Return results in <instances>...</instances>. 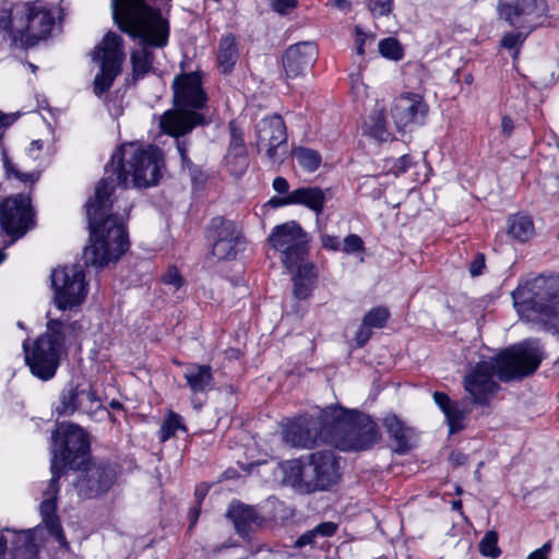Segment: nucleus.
<instances>
[{
	"instance_id": "1",
	"label": "nucleus",
	"mask_w": 559,
	"mask_h": 559,
	"mask_svg": "<svg viewBox=\"0 0 559 559\" xmlns=\"http://www.w3.org/2000/svg\"><path fill=\"white\" fill-rule=\"evenodd\" d=\"M162 166V152L153 145L126 143L112 153L94 197L85 204L90 229V245L83 253L86 265L104 267L118 261L129 249L124 222L132 203L116 195V189H124L129 182L138 188L155 186Z\"/></svg>"
},
{
	"instance_id": "2",
	"label": "nucleus",
	"mask_w": 559,
	"mask_h": 559,
	"mask_svg": "<svg viewBox=\"0 0 559 559\" xmlns=\"http://www.w3.org/2000/svg\"><path fill=\"white\" fill-rule=\"evenodd\" d=\"M544 359L542 346L536 340H527L502 350L492 360H483L464 377V389L472 403L486 405L499 388L493 376L508 382L533 374Z\"/></svg>"
},
{
	"instance_id": "3",
	"label": "nucleus",
	"mask_w": 559,
	"mask_h": 559,
	"mask_svg": "<svg viewBox=\"0 0 559 559\" xmlns=\"http://www.w3.org/2000/svg\"><path fill=\"white\" fill-rule=\"evenodd\" d=\"M173 90L174 104L177 109L164 112L159 119V127L164 133L176 138V147L181 164L191 170L192 162L187 155L188 142L179 138L191 132L194 127L204 123L203 115L197 110L205 107L207 96L198 72L177 75L173 82Z\"/></svg>"
},
{
	"instance_id": "4",
	"label": "nucleus",
	"mask_w": 559,
	"mask_h": 559,
	"mask_svg": "<svg viewBox=\"0 0 559 559\" xmlns=\"http://www.w3.org/2000/svg\"><path fill=\"white\" fill-rule=\"evenodd\" d=\"M512 299L523 321L559 334V276L526 280L512 292Z\"/></svg>"
},
{
	"instance_id": "5",
	"label": "nucleus",
	"mask_w": 559,
	"mask_h": 559,
	"mask_svg": "<svg viewBox=\"0 0 559 559\" xmlns=\"http://www.w3.org/2000/svg\"><path fill=\"white\" fill-rule=\"evenodd\" d=\"M330 418V444L341 451H364L380 440L376 423L369 415L338 405L325 407Z\"/></svg>"
},
{
	"instance_id": "6",
	"label": "nucleus",
	"mask_w": 559,
	"mask_h": 559,
	"mask_svg": "<svg viewBox=\"0 0 559 559\" xmlns=\"http://www.w3.org/2000/svg\"><path fill=\"white\" fill-rule=\"evenodd\" d=\"M285 480L304 493L324 491L341 478L338 457L331 450L313 452L306 457L288 461L284 467Z\"/></svg>"
},
{
	"instance_id": "7",
	"label": "nucleus",
	"mask_w": 559,
	"mask_h": 559,
	"mask_svg": "<svg viewBox=\"0 0 559 559\" xmlns=\"http://www.w3.org/2000/svg\"><path fill=\"white\" fill-rule=\"evenodd\" d=\"M80 328L81 325L76 321L70 323L50 319L45 333L38 336L32 346H28L26 342L23 343L25 362L34 377L43 381L55 377L64 353L67 336Z\"/></svg>"
},
{
	"instance_id": "8",
	"label": "nucleus",
	"mask_w": 559,
	"mask_h": 559,
	"mask_svg": "<svg viewBox=\"0 0 559 559\" xmlns=\"http://www.w3.org/2000/svg\"><path fill=\"white\" fill-rule=\"evenodd\" d=\"M51 465H56L57 475L61 476L63 469L80 471L90 461V441L86 432L72 423H60L51 436Z\"/></svg>"
},
{
	"instance_id": "9",
	"label": "nucleus",
	"mask_w": 559,
	"mask_h": 559,
	"mask_svg": "<svg viewBox=\"0 0 559 559\" xmlns=\"http://www.w3.org/2000/svg\"><path fill=\"white\" fill-rule=\"evenodd\" d=\"M92 57L100 62V72L94 79V93L97 97H100L108 92L121 71V64L126 57L122 37L109 32L102 43L95 47Z\"/></svg>"
},
{
	"instance_id": "10",
	"label": "nucleus",
	"mask_w": 559,
	"mask_h": 559,
	"mask_svg": "<svg viewBox=\"0 0 559 559\" xmlns=\"http://www.w3.org/2000/svg\"><path fill=\"white\" fill-rule=\"evenodd\" d=\"M266 241L274 251L281 253V261L289 271L304 262L308 251L307 234L294 221L275 226Z\"/></svg>"
},
{
	"instance_id": "11",
	"label": "nucleus",
	"mask_w": 559,
	"mask_h": 559,
	"mask_svg": "<svg viewBox=\"0 0 559 559\" xmlns=\"http://www.w3.org/2000/svg\"><path fill=\"white\" fill-rule=\"evenodd\" d=\"M53 301L59 310L80 306L87 295V284L81 265L60 266L51 273Z\"/></svg>"
},
{
	"instance_id": "12",
	"label": "nucleus",
	"mask_w": 559,
	"mask_h": 559,
	"mask_svg": "<svg viewBox=\"0 0 559 559\" xmlns=\"http://www.w3.org/2000/svg\"><path fill=\"white\" fill-rule=\"evenodd\" d=\"M497 11L509 25L526 34L545 25L549 16L547 0H499Z\"/></svg>"
},
{
	"instance_id": "13",
	"label": "nucleus",
	"mask_w": 559,
	"mask_h": 559,
	"mask_svg": "<svg viewBox=\"0 0 559 559\" xmlns=\"http://www.w3.org/2000/svg\"><path fill=\"white\" fill-rule=\"evenodd\" d=\"M330 418L325 417V408L318 418L298 417L283 429V440L294 448L310 449L320 443L330 444Z\"/></svg>"
},
{
	"instance_id": "14",
	"label": "nucleus",
	"mask_w": 559,
	"mask_h": 559,
	"mask_svg": "<svg viewBox=\"0 0 559 559\" xmlns=\"http://www.w3.org/2000/svg\"><path fill=\"white\" fill-rule=\"evenodd\" d=\"M257 147L264 151L271 164L283 163L287 154V132L283 118L273 115L261 119L255 127Z\"/></svg>"
},
{
	"instance_id": "15",
	"label": "nucleus",
	"mask_w": 559,
	"mask_h": 559,
	"mask_svg": "<svg viewBox=\"0 0 559 559\" xmlns=\"http://www.w3.org/2000/svg\"><path fill=\"white\" fill-rule=\"evenodd\" d=\"M33 223L29 198L15 194L0 202V226L12 237L11 243L23 237L33 227Z\"/></svg>"
},
{
	"instance_id": "16",
	"label": "nucleus",
	"mask_w": 559,
	"mask_h": 559,
	"mask_svg": "<svg viewBox=\"0 0 559 559\" xmlns=\"http://www.w3.org/2000/svg\"><path fill=\"white\" fill-rule=\"evenodd\" d=\"M209 237L213 240L211 253L217 260L235 259L243 242L236 224L221 216L212 218Z\"/></svg>"
},
{
	"instance_id": "17",
	"label": "nucleus",
	"mask_w": 559,
	"mask_h": 559,
	"mask_svg": "<svg viewBox=\"0 0 559 559\" xmlns=\"http://www.w3.org/2000/svg\"><path fill=\"white\" fill-rule=\"evenodd\" d=\"M73 483L80 497L92 499L107 492L116 478V471L110 464H86Z\"/></svg>"
},
{
	"instance_id": "18",
	"label": "nucleus",
	"mask_w": 559,
	"mask_h": 559,
	"mask_svg": "<svg viewBox=\"0 0 559 559\" xmlns=\"http://www.w3.org/2000/svg\"><path fill=\"white\" fill-rule=\"evenodd\" d=\"M427 114L428 105L424 97L415 93L400 95L391 107V117L400 130L412 124H421Z\"/></svg>"
},
{
	"instance_id": "19",
	"label": "nucleus",
	"mask_w": 559,
	"mask_h": 559,
	"mask_svg": "<svg viewBox=\"0 0 559 559\" xmlns=\"http://www.w3.org/2000/svg\"><path fill=\"white\" fill-rule=\"evenodd\" d=\"M31 3H15L0 11V31L15 45L28 46Z\"/></svg>"
},
{
	"instance_id": "20",
	"label": "nucleus",
	"mask_w": 559,
	"mask_h": 559,
	"mask_svg": "<svg viewBox=\"0 0 559 559\" xmlns=\"http://www.w3.org/2000/svg\"><path fill=\"white\" fill-rule=\"evenodd\" d=\"M56 465L53 464L51 478L49 480V484L47 486V489L44 492V500L40 503L39 510L40 514L43 516V522L46 524L49 533L60 543V545L66 546V536L62 532V528L57 521L56 518V500L59 492V478L60 476L57 475Z\"/></svg>"
},
{
	"instance_id": "21",
	"label": "nucleus",
	"mask_w": 559,
	"mask_h": 559,
	"mask_svg": "<svg viewBox=\"0 0 559 559\" xmlns=\"http://www.w3.org/2000/svg\"><path fill=\"white\" fill-rule=\"evenodd\" d=\"M318 51L313 43L304 41L290 46L283 56V67L288 79L297 78L311 67Z\"/></svg>"
},
{
	"instance_id": "22",
	"label": "nucleus",
	"mask_w": 559,
	"mask_h": 559,
	"mask_svg": "<svg viewBox=\"0 0 559 559\" xmlns=\"http://www.w3.org/2000/svg\"><path fill=\"white\" fill-rule=\"evenodd\" d=\"M55 17L50 10L37 3H31L28 22V46H34L38 40L45 39L52 29Z\"/></svg>"
},
{
	"instance_id": "23",
	"label": "nucleus",
	"mask_w": 559,
	"mask_h": 559,
	"mask_svg": "<svg viewBox=\"0 0 559 559\" xmlns=\"http://www.w3.org/2000/svg\"><path fill=\"white\" fill-rule=\"evenodd\" d=\"M227 516L234 523L236 532L241 536L248 535L249 532L259 527L263 522L253 507L239 502L229 507Z\"/></svg>"
},
{
	"instance_id": "24",
	"label": "nucleus",
	"mask_w": 559,
	"mask_h": 559,
	"mask_svg": "<svg viewBox=\"0 0 559 559\" xmlns=\"http://www.w3.org/2000/svg\"><path fill=\"white\" fill-rule=\"evenodd\" d=\"M326 192L330 190L324 191L318 187L298 188L285 197L282 204H301L320 215L326 201Z\"/></svg>"
},
{
	"instance_id": "25",
	"label": "nucleus",
	"mask_w": 559,
	"mask_h": 559,
	"mask_svg": "<svg viewBox=\"0 0 559 559\" xmlns=\"http://www.w3.org/2000/svg\"><path fill=\"white\" fill-rule=\"evenodd\" d=\"M183 378L194 394L204 393L214 388V376L210 365L190 364L185 369Z\"/></svg>"
},
{
	"instance_id": "26",
	"label": "nucleus",
	"mask_w": 559,
	"mask_h": 559,
	"mask_svg": "<svg viewBox=\"0 0 559 559\" xmlns=\"http://www.w3.org/2000/svg\"><path fill=\"white\" fill-rule=\"evenodd\" d=\"M386 432L395 442V451L400 454L406 453L413 447L414 430L405 424L396 415H388L383 419Z\"/></svg>"
},
{
	"instance_id": "27",
	"label": "nucleus",
	"mask_w": 559,
	"mask_h": 559,
	"mask_svg": "<svg viewBox=\"0 0 559 559\" xmlns=\"http://www.w3.org/2000/svg\"><path fill=\"white\" fill-rule=\"evenodd\" d=\"M95 401L96 397L93 391L69 388L62 391L56 412L61 416H70L81 409L85 402L93 403Z\"/></svg>"
},
{
	"instance_id": "28",
	"label": "nucleus",
	"mask_w": 559,
	"mask_h": 559,
	"mask_svg": "<svg viewBox=\"0 0 559 559\" xmlns=\"http://www.w3.org/2000/svg\"><path fill=\"white\" fill-rule=\"evenodd\" d=\"M295 267H297V273L293 278V293L297 299L304 300L311 295L318 275L312 263L300 262Z\"/></svg>"
},
{
	"instance_id": "29",
	"label": "nucleus",
	"mask_w": 559,
	"mask_h": 559,
	"mask_svg": "<svg viewBox=\"0 0 559 559\" xmlns=\"http://www.w3.org/2000/svg\"><path fill=\"white\" fill-rule=\"evenodd\" d=\"M229 131L230 141L228 152L226 154V160L227 163H230L231 159H235L236 164L239 166V170L242 171V169L248 166L243 132L235 121L229 122Z\"/></svg>"
},
{
	"instance_id": "30",
	"label": "nucleus",
	"mask_w": 559,
	"mask_h": 559,
	"mask_svg": "<svg viewBox=\"0 0 559 559\" xmlns=\"http://www.w3.org/2000/svg\"><path fill=\"white\" fill-rule=\"evenodd\" d=\"M239 57L236 38L233 35H226L218 44L217 62L223 73H228L235 67Z\"/></svg>"
},
{
	"instance_id": "31",
	"label": "nucleus",
	"mask_w": 559,
	"mask_h": 559,
	"mask_svg": "<svg viewBox=\"0 0 559 559\" xmlns=\"http://www.w3.org/2000/svg\"><path fill=\"white\" fill-rule=\"evenodd\" d=\"M508 233L521 242L527 241L534 235V224L530 216L516 214L508 219Z\"/></svg>"
},
{
	"instance_id": "32",
	"label": "nucleus",
	"mask_w": 559,
	"mask_h": 559,
	"mask_svg": "<svg viewBox=\"0 0 559 559\" xmlns=\"http://www.w3.org/2000/svg\"><path fill=\"white\" fill-rule=\"evenodd\" d=\"M178 431L187 432L183 418L179 414L169 411L160 426L159 439L162 442H166L171 437H175Z\"/></svg>"
},
{
	"instance_id": "33",
	"label": "nucleus",
	"mask_w": 559,
	"mask_h": 559,
	"mask_svg": "<svg viewBox=\"0 0 559 559\" xmlns=\"http://www.w3.org/2000/svg\"><path fill=\"white\" fill-rule=\"evenodd\" d=\"M294 156L299 166L309 173L317 170L321 164L320 154L311 148L298 147L295 150Z\"/></svg>"
},
{
	"instance_id": "34",
	"label": "nucleus",
	"mask_w": 559,
	"mask_h": 559,
	"mask_svg": "<svg viewBox=\"0 0 559 559\" xmlns=\"http://www.w3.org/2000/svg\"><path fill=\"white\" fill-rule=\"evenodd\" d=\"M378 49L382 57L393 61H399L404 57V49L394 37L381 39L378 44Z\"/></svg>"
},
{
	"instance_id": "35",
	"label": "nucleus",
	"mask_w": 559,
	"mask_h": 559,
	"mask_svg": "<svg viewBox=\"0 0 559 559\" xmlns=\"http://www.w3.org/2000/svg\"><path fill=\"white\" fill-rule=\"evenodd\" d=\"M467 409L460 407L456 403H453L449 409L447 408L444 415L449 425L450 433H455L463 429V420Z\"/></svg>"
},
{
	"instance_id": "36",
	"label": "nucleus",
	"mask_w": 559,
	"mask_h": 559,
	"mask_svg": "<svg viewBox=\"0 0 559 559\" xmlns=\"http://www.w3.org/2000/svg\"><path fill=\"white\" fill-rule=\"evenodd\" d=\"M369 129L371 134L380 140L386 135V119L383 108L376 109L370 116Z\"/></svg>"
},
{
	"instance_id": "37",
	"label": "nucleus",
	"mask_w": 559,
	"mask_h": 559,
	"mask_svg": "<svg viewBox=\"0 0 559 559\" xmlns=\"http://www.w3.org/2000/svg\"><path fill=\"white\" fill-rule=\"evenodd\" d=\"M498 535L496 532L490 531L485 534L479 543V551L485 557L498 558L501 554L498 547Z\"/></svg>"
},
{
	"instance_id": "38",
	"label": "nucleus",
	"mask_w": 559,
	"mask_h": 559,
	"mask_svg": "<svg viewBox=\"0 0 559 559\" xmlns=\"http://www.w3.org/2000/svg\"><path fill=\"white\" fill-rule=\"evenodd\" d=\"M389 319V311L383 307L371 309L365 317L362 322L372 329H381Z\"/></svg>"
},
{
	"instance_id": "39",
	"label": "nucleus",
	"mask_w": 559,
	"mask_h": 559,
	"mask_svg": "<svg viewBox=\"0 0 559 559\" xmlns=\"http://www.w3.org/2000/svg\"><path fill=\"white\" fill-rule=\"evenodd\" d=\"M367 7L372 16H386L392 12L393 0H367Z\"/></svg>"
},
{
	"instance_id": "40",
	"label": "nucleus",
	"mask_w": 559,
	"mask_h": 559,
	"mask_svg": "<svg viewBox=\"0 0 559 559\" xmlns=\"http://www.w3.org/2000/svg\"><path fill=\"white\" fill-rule=\"evenodd\" d=\"M341 249L347 254L362 252L365 249L364 241L358 235L350 234L343 240Z\"/></svg>"
},
{
	"instance_id": "41",
	"label": "nucleus",
	"mask_w": 559,
	"mask_h": 559,
	"mask_svg": "<svg viewBox=\"0 0 559 559\" xmlns=\"http://www.w3.org/2000/svg\"><path fill=\"white\" fill-rule=\"evenodd\" d=\"M3 165L9 177H14L23 182H35L38 179L35 174H24L17 170L7 156L3 158Z\"/></svg>"
},
{
	"instance_id": "42",
	"label": "nucleus",
	"mask_w": 559,
	"mask_h": 559,
	"mask_svg": "<svg viewBox=\"0 0 559 559\" xmlns=\"http://www.w3.org/2000/svg\"><path fill=\"white\" fill-rule=\"evenodd\" d=\"M527 35L528 34H526V33H525V35H523L521 32L507 33L501 39V46L507 49H513V48L520 47L524 43Z\"/></svg>"
},
{
	"instance_id": "43",
	"label": "nucleus",
	"mask_w": 559,
	"mask_h": 559,
	"mask_svg": "<svg viewBox=\"0 0 559 559\" xmlns=\"http://www.w3.org/2000/svg\"><path fill=\"white\" fill-rule=\"evenodd\" d=\"M163 282L177 290L182 286L183 278L175 266H170L164 274Z\"/></svg>"
},
{
	"instance_id": "44",
	"label": "nucleus",
	"mask_w": 559,
	"mask_h": 559,
	"mask_svg": "<svg viewBox=\"0 0 559 559\" xmlns=\"http://www.w3.org/2000/svg\"><path fill=\"white\" fill-rule=\"evenodd\" d=\"M372 328L366 325L364 322L356 332L355 341L358 347L365 346L372 335Z\"/></svg>"
},
{
	"instance_id": "45",
	"label": "nucleus",
	"mask_w": 559,
	"mask_h": 559,
	"mask_svg": "<svg viewBox=\"0 0 559 559\" xmlns=\"http://www.w3.org/2000/svg\"><path fill=\"white\" fill-rule=\"evenodd\" d=\"M411 165L412 158L408 155H403L394 162L391 171L394 173L395 176H399L404 174L411 167Z\"/></svg>"
},
{
	"instance_id": "46",
	"label": "nucleus",
	"mask_w": 559,
	"mask_h": 559,
	"mask_svg": "<svg viewBox=\"0 0 559 559\" xmlns=\"http://www.w3.org/2000/svg\"><path fill=\"white\" fill-rule=\"evenodd\" d=\"M298 0H272V8L274 11L285 14L289 9H293L297 5Z\"/></svg>"
},
{
	"instance_id": "47",
	"label": "nucleus",
	"mask_w": 559,
	"mask_h": 559,
	"mask_svg": "<svg viewBox=\"0 0 559 559\" xmlns=\"http://www.w3.org/2000/svg\"><path fill=\"white\" fill-rule=\"evenodd\" d=\"M337 530V525L333 522H324L319 525H317L313 531L317 535H321L324 537H330L334 535V533Z\"/></svg>"
},
{
	"instance_id": "48",
	"label": "nucleus",
	"mask_w": 559,
	"mask_h": 559,
	"mask_svg": "<svg viewBox=\"0 0 559 559\" xmlns=\"http://www.w3.org/2000/svg\"><path fill=\"white\" fill-rule=\"evenodd\" d=\"M321 243L324 249L337 251L341 249V242L336 236L322 235Z\"/></svg>"
},
{
	"instance_id": "49",
	"label": "nucleus",
	"mask_w": 559,
	"mask_h": 559,
	"mask_svg": "<svg viewBox=\"0 0 559 559\" xmlns=\"http://www.w3.org/2000/svg\"><path fill=\"white\" fill-rule=\"evenodd\" d=\"M485 267V258L483 254H478L469 265V273L472 276L480 275Z\"/></svg>"
},
{
	"instance_id": "50",
	"label": "nucleus",
	"mask_w": 559,
	"mask_h": 559,
	"mask_svg": "<svg viewBox=\"0 0 559 559\" xmlns=\"http://www.w3.org/2000/svg\"><path fill=\"white\" fill-rule=\"evenodd\" d=\"M433 400L443 413H445L447 408L449 409V407L453 404L449 396L442 392H435Z\"/></svg>"
},
{
	"instance_id": "51",
	"label": "nucleus",
	"mask_w": 559,
	"mask_h": 559,
	"mask_svg": "<svg viewBox=\"0 0 559 559\" xmlns=\"http://www.w3.org/2000/svg\"><path fill=\"white\" fill-rule=\"evenodd\" d=\"M550 549H551V544H550V542H547L540 548L531 552L528 555L527 559H547Z\"/></svg>"
},
{
	"instance_id": "52",
	"label": "nucleus",
	"mask_w": 559,
	"mask_h": 559,
	"mask_svg": "<svg viewBox=\"0 0 559 559\" xmlns=\"http://www.w3.org/2000/svg\"><path fill=\"white\" fill-rule=\"evenodd\" d=\"M356 52L359 56H362L365 50L364 46L368 38V35L364 33L359 27H356Z\"/></svg>"
},
{
	"instance_id": "53",
	"label": "nucleus",
	"mask_w": 559,
	"mask_h": 559,
	"mask_svg": "<svg viewBox=\"0 0 559 559\" xmlns=\"http://www.w3.org/2000/svg\"><path fill=\"white\" fill-rule=\"evenodd\" d=\"M317 536V534L314 533L313 530L302 534L301 536L298 537V539L296 540V546L297 547H304L306 545H309V544H312L313 543V538Z\"/></svg>"
},
{
	"instance_id": "54",
	"label": "nucleus",
	"mask_w": 559,
	"mask_h": 559,
	"mask_svg": "<svg viewBox=\"0 0 559 559\" xmlns=\"http://www.w3.org/2000/svg\"><path fill=\"white\" fill-rule=\"evenodd\" d=\"M273 188L278 193H286L288 191L289 185L284 177H276L273 181Z\"/></svg>"
},
{
	"instance_id": "55",
	"label": "nucleus",
	"mask_w": 559,
	"mask_h": 559,
	"mask_svg": "<svg viewBox=\"0 0 559 559\" xmlns=\"http://www.w3.org/2000/svg\"><path fill=\"white\" fill-rule=\"evenodd\" d=\"M501 128H502V132L509 136L513 130L512 119L509 117H503L502 121H501Z\"/></svg>"
},
{
	"instance_id": "56",
	"label": "nucleus",
	"mask_w": 559,
	"mask_h": 559,
	"mask_svg": "<svg viewBox=\"0 0 559 559\" xmlns=\"http://www.w3.org/2000/svg\"><path fill=\"white\" fill-rule=\"evenodd\" d=\"M207 490H209V488L205 485H200L195 488V498H197L198 504H200L201 501L205 498Z\"/></svg>"
},
{
	"instance_id": "57",
	"label": "nucleus",
	"mask_w": 559,
	"mask_h": 559,
	"mask_svg": "<svg viewBox=\"0 0 559 559\" xmlns=\"http://www.w3.org/2000/svg\"><path fill=\"white\" fill-rule=\"evenodd\" d=\"M450 460L455 464V465H461V464H464L465 461H466V456L462 453H451L450 455Z\"/></svg>"
},
{
	"instance_id": "58",
	"label": "nucleus",
	"mask_w": 559,
	"mask_h": 559,
	"mask_svg": "<svg viewBox=\"0 0 559 559\" xmlns=\"http://www.w3.org/2000/svg\"><path fill=\"white\" fill-rule=\"evenodd\" d=\"M199 515H200V507H195L190 510V513H189L190 527H192L197 523Z\"/></svg>"
},
{
	"instance_id": "59",
	"label": "nucleus",
	"mask_w": 559,
	"mask_h": 559,
	"mask_svg": "<svg viewBox=\"0 0 559 559\" xmlns=\"http://www.w3.org/2000/svg\"><path fill=\"white\" fill-rule=\"evenodd\" d=\"M333 4L341 10H345L349 7V2L347 0H333Z\"/></svg>"
},
{
	"instance_id": "60",
	"label": "nucleus",
	"mask_w": 559,
	"mask_h": 559,
	"mask_svg": "<svg viewBox=\"0 0 559 559\" xmlns=\"http://www.w3.org/2000/svg\"><path fill=\"white\" fill-rule=\"evenodd\" d=\"M43 147V142L40 141H33L29 146V152L40 151Z\"/></svg>"
},
{
	"instance_id": "61",
	"label": "nucleus",
	"mask_w": 559,
	"mask_h": 559,
	"mask_svg": "<svg viewBox=\"0 0 559 559\" xmlns=\"http://www.w3.org/2000/svg\"><path fill=\"white\" fill-rule=\"evenodd\" d=\"M110 406H111L112 408H115V409H119V408H121V407H122L121 403H120V402H118V401H111V402H110Z\"/></svg>"
},
{
	"instance_id": "62",
	"label": "nucleus",
	"mask_w": 559,
	"mask_h": 559,
	"mask_svg": "<svg viewBox=\"0 0 559 559\" xmlns=\"http://www.w3.org/2000/svg\"><path fill=\"white\" fill-rule=\"evenodd\" d=\"M283 200H284V198H283V199H272V200L270 201V203H272L274 206L283 205V204H282V201H283Z\"/></svg>"
},
{
	"instance_id": "63",
	"label": "nucleus",
	"mask_w": 559,
	"mask_h": 559,
	"mask_svg": "<svg viewBox=\"0 0 559 559\" xmlns=\"http://www.w3.org/2000/svg\"><path fill=\"white\" fill-rule=\"evenodd\" d=\"M461 506H462L461 501H455V502H453V508H454V509H460V508H461Z\"/></svg>"
},
{
	"instance_id": "64",
	"label": "nucleus",
	"mask_w": 559,
	"mask_h": 559,
	"mask_svg": "<svg viewBox=\"0 0 559 559\" xmlns=\"http://www.w3.org/2000/svg\"><path fill=\"white\" fill-rule=\"evenodd\" d=\"M5 254L0 250V263L4 260Z\"/></svg>"
}]
</instances>
